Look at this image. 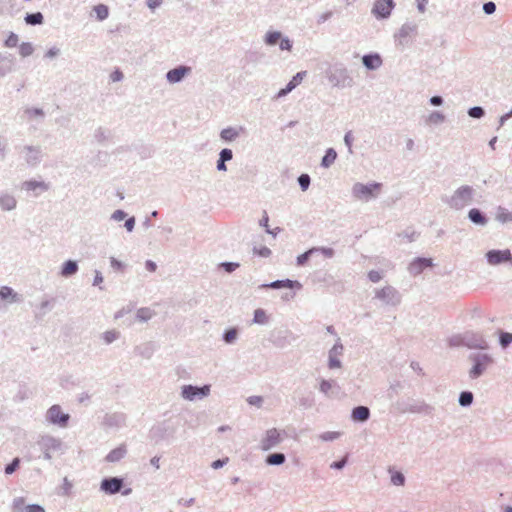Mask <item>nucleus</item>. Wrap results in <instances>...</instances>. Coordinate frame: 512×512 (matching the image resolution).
<instances>
[{
    "mask_svg": "<svg viewBox=\"0 0 512 512\" xmlns=\"http://www.w3.org/2000/svg\"><path fill=\"white\" fill-rule=\"evenodd\" d=\"M325 75L333 87L346 88L354 85V79L343 63L337 62L329 65Z\"/></svg>",
    "mask_w": 512,
    "mask_h": 512,
    "instance_id": "nucleus-1",
    "label": "nucleus"
},
{
    "mask_svg": "<svg viewBox=\"0 0 512 512\" xmlns=\"http://www.w3.org/2000/svg\"><path fill=\"white\" fill-rule=\"evenodd\" d=\"M475 193L472 186L462 185L450 197H442V201L454 210H462L474 201Z\"/></svg>",
    "mask_w": 512,
    "mask_h": 512,
    "instance_id": "nucleus-2",
    "label": "nucleus"
},
{
    "mask_svg": "<svg viewBox=\"0 0 512 512\" xmlns=\"http://www.w3.org/2000/svg\"><path fill=\"white\" fill-rule=\"evenodd\" d=\"M176 427L169 420L155 423L148 432V438L155 444L174 438Z\"/></svg>",
    "mask_w": 512,
    "mask_h": 512,
    "instance_id": "nucleus-3",
    "label": "nucleus"
},
{
    "mask_svg": "<svg viewBox=\"0 0 512 512\" xmlns=\"http://www.w3.org/2000/svg\"><path fill=\"white\" fill-rule=\"evenodd\" d=\"M382 184L378 182H371L367 184H363L360 182L355 183L352 186V196L360 201L369 202L372 199L378 197L381 193Z\"/></svg>",
    "mask_w": 512,
    "mask_h": 512,
    "instance_id": "nucleus-4",
    "label": "nucleus"
},
{
    "mask_svg": "<svg viewBox=\"0 0 512 512\" xmlns=\"http://www.w3.org/2000/svg\"><path fill=\"white\" fill-rule=\"evenodd\" d=\"M469 360L472 362L469 377L473 380L481 377L487 368L494 364L493 357L487 353H472Z\"/></svg>",
    "mask_w": 512,
    "mask_h": 512,
    "instance_id": "nucleus-5",
    "label": "nucleus"
},
{
    "mask_svg": "<svg viewBox=\"0 0 512 512\" xmlns=\"http://www.w3.org/2000/svg\"><path fill=\"white\" fill-rule=\"evenodd\" d=\"M100 490L107 495H115L121 492L122 495L127 496L132 493V488H125L124 479L118 476L103 478L100 483Z\"/></svg>",
    "mask_w": 512,
    "mask_h": 512,
    "instance_id": "nucleus-6",
    "label": "nucleus"
},
{
    "mask_svg": "<svg viewBox=\"0 0 512 512\" xmlns=\"http://www.w3.org/2000/svg\"><path fill=\"white\" fill-rule=\"evenodd\" d=\"M397 410L400 413H418L424 415H432L434 407L427 404L423 400L398 401L396 403Z\"/></svg>",
    "mask_w": 512,
    "mask_h": 512,
    "instance_id": "nucleus-7",
    "label": "nucleus"
},
{
    "mask_svg": "<svg viewBox=\"0 0 512 512\" xmlns=\"http://www.w3.org/2000/svg\"><path fill=\"white\" fill-rule=\"evenodd\" d=\"M375 298L380 300L383 304L391 307H397L402 302L401 293L391 285H386L381 289H376Z\"/></svg>",
    "mask_w": 512,
    "mask_h": 512,
    "instance_id": "nucleus-8",
    "label": "nucleus"
},
{
    "mask_svg": "<svg viewBox=\"0 0 512 512\" xmlns=\"http://www.w3.org/2000/svg\"><path fill=\"white\" fill-rule=\"evenodd\" d=\"M37 444L40 447L41 451L43 452L44 459L46 460H51V452L61 450L63 445L61 439L48 434L40 436L37 441Z\"/></svg>",
    "mask_w": 512,
    "mask_h": 512,
    "instance_id": "nucleus-9",
    "label": "nucleus"
},
{
    "mask_svg": "<svg viewBox=\"0 0 512 512\" xmlns=\"http://www.w3.org/2000/svg\"><path fill=\"white\" fill-rule=\"evenodd\" d=\"M70 415L64 413L58 404L52 405L46 412V420L60 428H66L69 425Z\"/></svg>",
    "mask_w": 512,
    "mask_h": 512,
    "instance_id": "nucleus-10",
    "label": "nucleus"
},
{
    "mask_svg": "<svg viewBox=\"0 0 512 512\" xmlns=\"http://www.w3.org/2000/svg\"><path fill=\"white\" fill-rule=\"evenodd\" d=\"M211 385L205 384L203 386L196 385H184L182 387L181 396L189 401H194L196 399H203L210 394Z\"/></svg>",
    "mask_w": 512,
    "mask_h": 512,
    "instance_id": "nucleus-11",
    "label": "nucleus"
},
{
    "mask_svg": "<svg viewBox=\"0 0 512 512\" xmlns=\"http://www.w3.org/2000/svg\"><path fill=\"white\" fill-rule=\"evenodd\" d=\"M486 261L488 264L496 266L504 263H510L512 265V253L509 249H492L485 254Z\"/></svg>",
    "mask_w": 512,
    "mask_h": 512,
    "instance_id": "nucleus-12",
    "label": "nucleus"
},
{
    "mask_svg": "<svg viewBox=\"0 0 512 512\" xmlns=\"http://www.w3.org/2000/svg\"><path fill=\"white\" fill-rule=\"evenodd\" d=\"M394 7V0H376L372 7L371 13L378 20L387 19L390 17Z\"/></svg>",
    "mask_w": 512,
    "mask_h": 512,
    "instance_id": "nucleus-13",
    "label": "nucleus"
},
{
    "mask_svg": "<svg viewBox=\"0 0 512 512\" xmlns=\"http://www.w3.org/2000/svg\"><path fill=\"white\" fill-rule=\"evenodd\" d=\"M465 347L469 349H481L485 350L488 348V343L484 337L479 333L466 332L464 333Z\"/></svg>",
    "mask_w": 512,
    "mask_h": 512,
    "instance_id": "nucleus-14",
    "label": "nucleus"
},
{
    "mask_svg": "<svg viewBox=\"0 0 512 512\" xmlns=\"http://www.w3.org/2000/svg\"><path fill=\"white\" fill-rule=\"evenodd\" d=\"M432 258L426 257H416L410 264L408 265V272L412 276L420 275L425 269L433 267Z\"/></svg>",
    "mask_w": 512,
    "mask_h": 512,
    "instance_id": "nucleus-15",
    "label": "nucleus"
},
{
    "mask_svg": "<svg viewBox=\"0 0 512 512\" xmlns=\"http://www.w3.org/2000/svg\"><path fill=\"white\" fill-rule=\"evenodd\" d=\"M191 71L190 66L179 65L166 73V80L171 84L180 83Z\"/></svg>",
    "mask_w": 512,
    "mask_h": 512,
    "instance_id": "nucleus-16",
    "label": "nucleus"
},
{
    "mask_svg": "<svg viewBox=\"0 0 512 512\" xmlns=\"http://www.w3.org/2000/svg\"><path fill=\"white\" fill-rule=\"evenodd\" d=\"M23 150L26 152L25 162L30 167H36L42 161V151L38 146L25 145Z\"/></svg>",
    "mask_w": 512,
    "mask_h": 512,
    "instance_id": "nucleus-17",
    "label": "nucleus"
},
{
    "mask_svg": "<svg viewBox=\"0 0 512 512\" xmlns=\"http://www.w3.org/2000/svg\"><path fill=\"white\" fill-rule=\"evenodd\" d=\"M319 390L328 398H339L341 394V387L334 380L323 379L320 382Z\"/></svg>",
    "mask_w": 512,
    "mask_h": 512,
    "instance_id": "nucleus-18",
    "label": "nucleus"
},
{
    "mask_svg": "<svg viewBox=\"0 0 512 512\" xmlns=\"http://www.w3.org/2000/svg\"><path fill=\"white\" fill-rule=\"evenodd\" d=\"M16 58L10 53H0V79L15 70Z\"/></svg>",
    "mask_w": 512,
    "mask_h": 512,
    "instance_id": "nucleus-19",
    "label": "nucleus"
},
{
    "mask_svg": "<svg viewBox=\"0 0 512 512\" xmlns=\"http://www.w3.org/2000/svg\"><path fill=\"white\" fill-rule=\"evenodd\" d=\"M126 416L124 413H106L103 417L102 424L108 428H119L125 425Z\"/></svg>",
    "mask_w": 512,
    "mask_h": 512,
    "instance_id": "nucleus-20",
    "label": "nucleus"
},
{
    "mask_svg": "<svg viewBox=\"0 0 512 512\" xmlns=\"http://www.w3.org/2000/svg\"><path fill=\"white\" fill-rule=\"evenodd\" d=\"M281 442V437L276 428H271L266 431V436L261 440V449L268 451Z\"/></svg>",
    "mask_w": 512,
    "mask_h": 512,
    "instance_id": "nucleus-21",
    "label": "nucleus"
},
{
    "mask_svg": "<svg viewBox=\"0 0 512 512\" xmlns=\"http://www.w3.org/2000/svg\"><path fill=\"white\" fill-rule=\"evenodd\" d=\"M302 284L297 280H291V279H282V280H276L271 283L263 284L260 286V288H270V289H281V288H289V289H302Z\"/></svg>",
    "mask_w": 512,
    "mask_h": 512,
    "instance_id": "nucleus-22",
    "label": "nucleus"
},
{
    "mask_svg": "<svg viewBox=\"0 0 512 512\" xmlns=\"http://www.w3.org/2000/svg\"><path fill=\"white\" fill-rule=\"evenodd\" d=\"M13 512H45V509L39 504H30L25 506V499L23 497H18L13 501Z\"/></svg>",
    "mask_w": 512,
    "mask_h": 512,
    "instance_id": "nucleus-23",
    "label": "nucleus"
},
{
    "mask_svg": "<svg viewBox=\"0 0 512 512\" xmlns=\"http://www.w3.org/2000/svg\"><path fill=\"white\" fill-rule=\"evenodd\" d=\"M56 303L55 297H47L45 296L37 310L34 311V317L36 320H42L48 311H51Z\"/></svg>",
    "mask_w": 512,
    "mask_h": 512,
    "instance_id": "nucleus-24",
    "label": "nucleus"
},
{
    "mask_svg": "<svg viewBox=\"0 0 512 512\" xmlns=\"http://www.w3.org/2000/svg\"><path fill=\"white\" fill-rule=\"evenodd\" d=\"M362 64L367 70H377L382 66L383 60L379 53L371 52L362 57Z\"/></svg>",
    "mask_w": 512,
    "mask_h": 512,
    "instance_id": "nucleus-25",
    "label": "nucleus"
},
{
    "mask_svg": "<svg viewBox=\"0 0 512 512\" xmlns=\"http://www.w3.org/2000/svg\"><path fill=\"white\" fill-rule=\"evenodd\" d=\"M246 132V128L243 126L238 127H226L221 130L220 132V138L221 140L225 142H232L236 140L241 134H244Z\"/></svg>",
    "mask_w": 512,
    "mask_h": 512,
    "instance_id": "nucleus-26",
    "label": "nucleus"
},
{
    "mask_svg": "<svg viewBox=\"0 0 512 512\" xmlns=\"http://www.w3.org/2000/svg\"><path fill=\"white\" fill-rule=\"evenodd\" d=\"M370 416V409L363 405L354 407L351 412V419L354 422L364 423L369 420Z\"/></svg>",
    "mask_w": 512,
    "mask_h": 512,
    "instance_id": "nucleus-27",
    "label": "nucleus"
},
{
    "mask_svg": "<svg viewBox=\"0 0 512 512\" xmlns=\"http://www.w3.org/2000/svg\"><path fill=\"white\" fill-rule=\"evenodd\" d=\"M417 26L412 23H404L399 29L398 33L395 35L396 41L398 44L403 45L406 38H408L411 34L416 33Z\"/></svg>",
    "mask_w": 512,
    "mask_h": 512,
    "instance_id": "nucleus-28",
    "label": "nucleus"
},
{
    "mask_svg": "<svg viewBox=\"0 0 512 512\" xmlns=\"http://www.w3.org/2000/svg\"><path fill=\"white\" fill-rule=\"evenodd\" d=\"M468 219L475 225L485 226L489 218L487 215L478 208H472L468 212Z\"/></svg>",
    "mask_w": 512,
    "mask_h": 512,
    "instance_id": "nucleus-29",
    "label": "nucleus"
},
{
    "mask_svg": "<svg viewBox=\"0 0 512 512\" xmlns=\"http://www.w3.org/2000/svg\"><path fill=\"white\" fill-rule=\"evenodd\" d=\"M79 270L78 262L76 260L65 261L60 269V275L64 278H70L74 276Z\"/></svg>",
    "mask_w": 512,
    "mask_h": 512,
    "instance_id": "nucleus-30",
    "label": "nucleus"
},
{
    "mask_svg": "<svg viewBox=\"0 0 512 512\" xmlns=\"http://www.w3.org/2000/svg\"><path fill=\"white\" fill-rule=\"evenodd\" d=\"M127 454V448L125 444H122L115 449H112L105 457L106 462L115 463L122 460Z\"/></svg>",
    "mask_w": 512,
    "mask_h": 512,
    "instance_id": "nucleus-31",
    "label": "nucleus"
},
{
    "mask_svg": "<svg viewBox=\"0 0 512 512\" xmlns=\"http://www.w3.org/2000/svg\"><path fill=\"white\" fill-rule=\"evenodd\" d=\"M0 298L2 300H9L11 303H20L21 296L9 286L0 287Z\"/></svg>",
    "mask_w": 512,
    "mask_h": 512,
    "instance_id": "nucleus-32",
    "label": "nucleus"
},
{
    "mask_svg": "<svg viewBox=\"0 0 512 512\" xmlns=\"http://www.w3.org/2000/svg\"><path fill=\"white\" fill-rule=\"evenodd\" d=\"M17 201L15 197L8 193L0 194V208L4 211H11L16 208Z\"/></svg>",
    "mask_w": 512,
    "mask_h": 512,
    "instance_id": "nucleus-33",
    "label": "nucleus"
},
{
    "mask_svg": "<svg viewBox=\"0 0 512 512\" xmlns=\"http://www.w3.org/2000/svg\"><path fill=\"white\" fill-rule=\"evenodd\" d=\"M154 351H155V347L152 342H147V343L138 345L134 348V352L137 355H139L145 359H150L152 357Z\"/></svg>",
    "mask_w": 512,
    "mask_h": 512,
    "instance_id": "nucleus-34",
    "label": "nucleus"
},
{
    "mask_svg": "<svg viewBox=\"0 0 512 512\" xmlns=\"http://www.w3.org/2000/svg\"><path fill=\"white\" fill-rule=\"evenodd\" d=\"M22 187L27 191H35L38 188L41 191H47L49 189V184L44 181L28 180L23 182Z\"/></svg>",
    "mask_w": 512,
    "mask_h": 512,
    "instance_id": "nucleus-35",
    "label": "nucleus"
},
{
    "mask_svg": "<svg viewBox=\"0 0 512 512\" xmlns=\"http://www.w3.org/2000/svg\"><path fill=\"white\" fill-rule=\"evenodd\" d=\"M285 461L286 456L284 453L281 452L271 453L265 459L266 464L270 466H279L284 464Z\"/></svg>",
    "mask_w": 512,
    "mask_h": 512,
    "instance_id": "nucleus-36",
    "label": "nucleus"
},
{
    "mask_svg": "<svg viewBox=\"0 0 512 512\" xmlns=\"http://www.w3.org/2000/svg\"><path fill=\"white\" fill-rule=\"evenodd\" d=\"M31 395V392L26 384L22 383L19 385L16 394L13 396V401L15 403H21L27 400Z\"/></svg>",
    "mask_w": 512,
    "mask_h": 512,
    "instance_id": "nucleus-37",
    "label": "nucleus"
},
{
    "mask_svg": "<svg viewBox=\"0 0 512 512\" xmlns=\"http://www.w3.org/2000/svg\"><path fill=\"white\" fill-rule=\"evenodd\" d=\"M337 152L334 148H328L321 160V167L329 168L336 160Z\"/></svg>",
    "mask_w": 512,
    "mask_h": 512,
    "instance_id": "nucleus-38",
    "label": "nucleus"
},
{
    "mask_svg": "<svg viewBox=\"0 0 512 512\" xmlns=\"http://www.w3.org/2000/svg\"><path fill=\"white\" fill-rule=\"evenodd\" d=\"M27 25L36 26L44 22V16L41 12L27 13L24 17Z\"/></svg>",
    "mask_w": 512,
    "mask_h": 512,
    "instance_id": "nucleus-39",
    "label": "nucleus"
},
{
    "mask_svg": "<svg viewBox=\"0 0 512 512\" xmlns=\"http://www.w3.org/2000/svg\"><path fill=\"white\" fill-rule=\"evenodd\" d=\"M495 218L502 224L512 222V212L508 211L505 207L499 206L497 207Z\"/></svg>",
    "mask_w": 512,
    "mask_h": 512,
    "instance_id": "nucleus-40",
    "label": "nucleus"
},
{
    "mask_svg": "<svg viewBox=\"0 0 512 512\" xmlns=\"http://www.w3.org/2000/svg\"><path fill=\"white\" fill-rule=\"evenodd\" d=\"M239 335V329L237 327H232L229 329H226L224 333L222 334V340L226 344H233Z\"/></svg>",
    "mask_w": 512,
    "mask_h": 512,
    "instance_id": "nucleus-41",
    "label": "nucleus"
},
{
    "mask_svg": "<svg viewBox=\"0 0 512 512\" xmlns=\"http://www.w3.org/2000/svg\"><path fill=\"white\" fill-rule=\"evenodd\" d=\"M299 405L304 409H311L315 405V397L312 392L302 395L298 400Z\"/></svg>",
    "mask_w": 512,
    "mask_h": 512,
    "instance_id": "nucleus-42",
    "label": "nucleus"
},
{
    "mask_svg": "<svg viewBox=\"0 0 512 512\" xmlns=\"http://www.w3.org/2000/svg\"><path fill=\"white\" fill-rule=\"evenodd\" d=\"M388 472L391 476V483L395 486H403L405 484V476L402 472L389 468Z\"/></svg>",
    "mask_w": 512,
    "mask_h": 512,
    "instance_id": "nucleus-43",
    "label": "nucleus"
},
{
    "mask_svg": "<svg viewBox=\"0 0 512 512\" xmlns=\"http://www.w3.org/2000/svg\"><path fill=\"white\" fill-rule=\"evenodd\" d=\"M474 401V395L471 391H462L459 394L458 402L462 407H470Z\"/></svg>",
    "mask_w": 512,
    "mask_h": 512,
    "instance_id": "nucleus-44",
    "label": "nucleus"
},
{
    "mask_svg": "<svg viewBox=\"0 0 512 512\" xmlns=\"http://www.w3.org/2000/svg\"><path fill=\"white\" fill-rule=\"evenodd\" d=\"M282 38V33L279 31H268L265 35V44L268 46H275Z\"/></svg>",
    "mask_w": 512,
    "mask_h": 512,
    "instance_id": "nucleus-45",
    "label": "nucleus"
},
{
    "mask_svg": "<svg viewBox=\"0 0 512 512\" xmlns=\"http://www.w3.org/2000/svg\"><path fill=\"white\" fill-rule=\"evenodd\" d=\"M154 311L148 307L139 308L136 312V318L139 321L146 322L154 316Z\"/></svg>",
    "mask_w": 512,
    "mask_h": 512,
    "instance_id": "nucleus-46",
    "label": "nucleus"
},
{
    "mask_svg": "<svg viewBox=\"0 0 512 512\" xmlns=\"http://www.w3.org/2000/svg\"><path fill=\"white\" fill-rule=\"evenodd\" d=\"M315 253H316V249L312 247V248L308 249L307 251H305L304 253L300 254L296 258V265L300 266V267L305 266L308 263L310 257Z\"/></svg>",
    "mask_w": 512,
    "mask_h": 512,
    "instance_id": "nucleus-47",
    "label": "nucleus"
},
{
    "mask_svg": "<svg viewBox=\"0 0 512 512\" xmlns=\"http://www.w3.org/2000/svg\"><path fill=\"white\" fill-rule=\"evenodd\" d=\"M94 11L96 13V17L99 21H103L109 16V8L107 5L98 4L94 6Z\"/></svg>",
    "mask_w": 512,
    "mask_h": 512,
    "instance_id": "nucleus-48",
    "label": "nucleus"
},
{
    "mask_svg": "<svg viewBox=\"0 0 512 512\" xmlns=\"http://www.w3.org/2000/svg\"><path fill=\"white\" fill-rule=\"evenodd\" d=\"M306 71H300L296 73L292 79L287 83L288 89L294 90L306 76Z\"/></svg>",
    "mask_w": 512,
    "mask_h": 512,
    "instance_id": "nucleus-49",
    "label": "nucleus"
},
{
    "mask_svg": "<svg viewBox=\"0 0 512 512\" xmlns=\"http://www.w3.org/2000/svg\"><path fill=\"white\" fill-rule=\"evenodd\" d=\"M119 337H120V332L115 329L105 331L102 334V339L104 340L105 344H107V345L111 344L112 342L117 340Z\"/></svg>",
    "mask_w": 512,
    "mask_h": 512,
    "instance_id": "nucleus-50",
    "label": "nucleus"
},
{
    "mask_svg": "<svg viewBox=\"0 0 512 512\" xmlns=\"http://www.w3.org/2000/svg\"><path fill=\"white\" fill-rule=\"evenodd\" d=\"M445 121V115L440 111H433L430 113L427 119V123L438 125Z\"/></svg>",
    "mask_w": 512,
    "mask_h": 512,
    "instance_id": "nucleus-51",
    "label": "nucleus"
},
{
    "mask_svg": "<svg viewBox=\"0 0 512 512\" xmlns=\"http://www.w3.org/2000/svg\"><path fill=\"white\" fill-rule=\"evenodd\" d=\"M512 343V333L506 332V331H500L499 332V344L503 349H506L509 347V345Z\"/></svg>",
    "mask_w": 512,
    "mask_h": 512,
    "instance_id": "nucleus-52",
    "label": "nucleus"
},
{
    "mask_svg": "<svg viewBox=\"0 0 512 512\" xmlns=\"http://www.w3.org/2000/svg\"><path fill=\"white\" fill-rule=\"evenodd\" d=\"M253 322L256 324H266L268 322V316L262 308H258L254 311Z\"/></svg>",
    "mask_w": 512,
    "mask_h": 512,
    "instance_id": "nucleus-53",
    "label": "nucleus"
},
{
    "mask_svg": "<svg viewBox=\"0 0 512 512\" xmlns=\"http://www.w3.org/2000/svg\"><path fill=\"white\" fill-rule=\"evenodd\" d=\"M21 459L19 457H15L10 463H8L5 468L4 472L7 475H12L14 472H16L20 467Z\"/></svg>",
    "mask_w": 512,
    "mask_h": 512,
    "instance_id": "nucleus-54",
    "label": "nucleus"
},
{
    "mask_svg": "<svg viewBox=\"0 0 512 512\" xmlns=\"http://www.w3.org/2000/svg\"><path fill=\"white\" fill-rule=\"evenodd\" d=\"M33 52H34V46H33L32 43H30V42H22L19 45V54L22 57H28V56L32 55Z\"/></svg>",
    "mask_w": 512,
    "mask_h": 512,
    "instance_id": "nucleus-55",
    "label": "nucleus"
},
{
    "mask_svg": "<svg viewBox=\"0 0 512 512\" xmlns=\"http://www.w3.org/2000/svg\"><path fill=\"white\" fill-rule=\"evenodd\" d=\"M450 347H465L464 334L453 335L448 339Z\"/></svg>",
    "mask_w": 512,
    "mask_h": 512,
    "instance_id": "nucleus-56",
    "label": "nucleus"
},
{
    "mask_svg": "<svg viewBox=\"0 0 512 512\" xmlns=\"http://www.w3.org/2000/svg\"><path fill=\"white\" fill-rule=\"evenodd\" d=\"M467 114L471 118L481 119L485 116V110L481 106H474L468 109Z\"/></svg>",
    "mask_w": 512,
    "mask_h": 512,
    "instance_id": "nucleus-57",
    "label": "nucleus"
},
{
    "mask_svg": "<svg viewBox=\"0 0 512 512\" xmlns=\"http://www.w3.org/2000/svg\"><path fill=\"white\" fill-rule=\"evenodd\" d=\"M297 181H298L299 187L304 192V191L308 190V188L311 184V177L309 176V174L303 173L298 177Z\"/></svg>",
    "mask_w": 512,
    "mask_h": 512,
    "instance_id": "nucleus-58",
    "label": "nucleus"
},
{
    "mask_svg": "<svg viewBox=\"0 0 512 512\" xmlns=\"http://www.w3.org/2000/svg\"><path fill=\"white\" fill-rule=\"evenodd\" d=\"M240 267L238 262H221L218 265L219 269H223L226 273H232Z\"/></svg>",
    "mask_w": 512,
    "mask_h": 512,
    "instance_id": "nucleus-59",
    "label": "nucleus"
},
{
    "mask_svg": "<svg viewBox=\"0 0 512 512\" xmlns=\"http://www.w3.org/2000/svg\"><path fill=\"white\" fill-rule=\"evenodd\" d=\"M72 488H73L72 482L69 481L67 477H65L63 479V484H62V487H61L60 495L67 496V497L71 496Z\"/></svg>",
    "mask_w": 512,
    "mask_h": 512,
    "instance_id": "nucleus-60",
    "label": "nucleus"
},
{
    "mask_svg": "<svg viewBox=\"0 0 512 512\" xmlns=\"http://www.w3.org/2000/svg\"><path fill=\"white\" fill-rule=\"evenodd\" d=\"M18 41H19L18 35L15 34L14 32H10V34L4 41V46L8 47V48H14L18 45Z\"/></svg>",
    "mask_w": 512,
    "mask_h": 512,
    "instance_id": "nucleus-61",
    "label": "nucleus"
},
{
    "mask_svg": "<svg viewBox=\"0 0 512 512\" xmlns=\"http://www.w3.org/2000/svg\"><path fill=\"white\" fill-rule=\"evenodd\" d=\"M340 435H341L340 432L327 431V432H323L322 434H320L319 438L322 441H333V440L338 439L340 437Z\"/></svg>",
    "mask_w": 512,
    "mask_h": 512,
    "instance_id": "nucleus-62",
    "label": "nucleus"
},
{
    "mask_svg": "<svg viewBox=\"0 0 512 512\" xmlns=\"http://www.w3.org/2000/svg\"><path fill=\"white\" fill-rule=\"evenodd\" d=\"M348 458H349V455L346 454L343 458H341L340 460H337V461H334L330 464V468L331 469H335V470H341L343 469L347 463H348Z\"/></svg>",
    "mask_w": 512,
    "mask_h": 512,
    "instance_id": "nucleus-63",
    "label": "nucleus"
},
{
    "mask_svg": "<svg viewBox=\"0 0 512 512\" xmlns=\"http://www.w3.org/2000/svg\"><path fill=\"white\" fill-rule=\"evenodd\" d=\"M253 253L255 255L260 256V257L267 258V257H269L272 254V251H271L270 248H268L266 246H262L260 248L254 247L253 248Z\"/></svg>",
    "mask_w": 512,
    "mask_h": 512,
    "instance_id": "nucleus-64",
    "label": "nucleus"
}]
</instances>
